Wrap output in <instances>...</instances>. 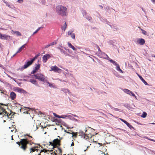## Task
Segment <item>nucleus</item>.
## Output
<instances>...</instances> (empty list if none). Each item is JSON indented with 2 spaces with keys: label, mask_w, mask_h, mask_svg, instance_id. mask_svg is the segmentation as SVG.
Wrapping results in <instances>:
<instances>
[{
  "label": "nucleus",
  "mask_w": 155,
  "mask_h": 155,
  "mask_svg": "<svg viewBox=\"0 0 155 155\" xmlns=\"http://www.w3.org/2000/svg\"><path fill=\"white\" fill-rule=\"evenodd\" d=\"M5 111V109L1 107H0V113H1V114H0V115H2V113L3 112V111Z\"/></svg>",
  "instance_id": "cd10ccee"
},
{
  "label": "nucleus",
  "mask_w": 155,
  "mask_h": 155,
  "mask_svg": "<svg viewBox=\"0 0 155 155\" xmlns=\"http://www.w3.org/2000/svg\"><path fill=\"white\" fill-rule=\"evenodd\" d=\"M26 135L29 137L30 139L28 140V139H22L21 140L20 142H18L16 143L19 146H20V148L25 151L27 148V145L28 144L31 145L32 144H35L33 142H31L32 140L33 139L32 137L28 134Z\"/></svg>",
  "instance_id": "f257e3e1"
},
{
  "label": "nucleus",
  "mask_w": 155,
  "mask_h": 155,
  "mask_svg": "<svg viewBox=\"0 0 155 155\" xmlns=\"http://www.w3.org/2000/svg\"><path fill=\"white\" fill-rule=\"evenodd\" d=\"M150 140L153 141L155 142V140L153 139Z\"/></svg>",
  "instance_id": "3c124183"
},
{
  "label": "nucleus",
  "mask_w": 155,
  "mask_h": 155,
  "mask_svg": "<svg viewBox=\"0 0 155 155\" xmlns=\"http://www.w3.org/2000/svg\"><path fill=\"white\" fill-rule=\"evenodd\" d=\"M98 49H99V50L100 51H101V50L100 49L99 47H98Z\"/></svg>",
  "instance_id": "13d9d810"
},
{
  "label": "nucleus",
  "mask_w": 155,
  "mask_h": 155,
  "mask_svg": "<svg viewBox=\"0 0 155 155\" xmlns=\"http://www.w3.org/2000/svg\"><path fill=\"white\" fill-rule=\"evenodd\" d=\"M127 126L129 127L130 129H131L132 128H133V127L132 126L130 125L129 123L128 122H127V123L126 124Z\"/></svg>",
  "instance_id": "c85d7f7f"
},
{
  "label": "nucleus",
  "mask_w": 155,
  "mask_h": 155,
  "mask_svg": "<svg viewBox=\"0 0 155 155\" xmlns=\"http://www.w3.org/2000/svg\"><path fill=\"white\" fill-rule=\"evenodd\" d=\"M120 120H121V121H122V122H124L125 124H126V123H127V121H126V120H123V119H120Z\"/></svg>",
  "instance_id": "79ce46f5"
},
{
  "label": "nucleus",
  "mask_w": 155,
  "mask_h": 155,
  "mask_svg": "<svg viewBox=\"0 0 155 155\" xmlns=\"http://www.w3.org/2000/svg\"><path fill=\"white\" fill-rule=\"evenodd\" d=\"M151 124H155V123H151Z\"/></svg>",
  "instance_id": "680f3d73"
},
{
  "label": "nucleus",
  "mask_w": 155,
  "mask_h": 155,
  "mask_svg": "<svg viewBox=\"0 0 155 155\" xmlns=\"http://www.w3.org/2000/svg\"><path fill=\"white\" fill-rule=\"evenodd\" d=\"M10 112H11L10 114H7V116L8 118L11 119L12 118L14 117V114L11 111Z\"/></svg>",
  "instance_id": "a211bd4d"
},
{
  "label": "nucleus",
  "mask_w": 155,
  "mask_h": 155,
  "mask_svg": "<svg viewBox=\"0 0 155 155\" xmlns=\"http://www.w3.org/2000/svg\"><path fill=\"white\" fill-rule=\"evenodd\" d=\"M33 62L31 60L30 61H28L26 62L25 63V64L21 68H19L18 69V70H20V71H22L24 69H26L28 68L29 66L31 65L33 63Z\"/></svg>",
  "instance_id": "423d86ee"
},
{
  "label": "nucleus",
  "mask_w": 155,
  "mask_h": 155,
  "mask_svg": "<svg viewBox=\"0 0 155 155\" xmlns=\"http://www.w3.org/2000/svg\"><path fill=\"white\" fill-rule=\"evenodd\" d=\"M10 37L9 36L6 35H3L1 33H0V38L8 40L10 39Z\"/></svg>",
  "instance_id": "9b49d317"
},
{
  "label": "nucleus",
  "mask_w": 155,
  "mask_h": 155,
  "mask_svg": "<svg viewBox=\"0 0 155 155\" xmlns=\"http://www.w3.org/2000/svg\"><path fill=\"white\" fill-rule=\"evenodd\" d=\"M147 139H148L149 140H150L151 139H149L148 138Z\"/></svg>",
  "instance_id": "69168bd1"
},
{
  "label": "nucleus",
  "mask_w": 155,
  "mask_h": 155,
  "mask_svg": "<svg viewBox=\"0 0 155 155\" xmlns=\"http://www.w3.org/2000/svg\"><path fill=\"white\" fill-rule=\"evenodd\" d=\"M41 127H42V128L43 129L44 128H45V127H43V126H41Z\"/></svg>",
  "instance_id": "4d7b16f0"
},
{
  "label": "nucleus",
  "mask_w": 155,
  "mask_h": 155,
  "mask_svg": "<svg viewBox=\"0 0 155 155\" xmlns=\"http://www.w3.org/2000/svg\"><path fill=\"white\" fill-rule=\"evenodd\" d=\"M59 118H63V117L62 116H60Z\"/></svg>",
  "instance_id": "052dcab7"
},
{
  "label": "nucleus",
  "mask_w": 155,
  "mask_h": 155,
  "mask_svg": "<svg viewBox=\"0 0 155 155\" xmlns=\"http://www.w3.org/2000/svg\"><path fill=\"white\" fill-rule=\"evenodd\" d=\"M40 67V64H39L35 65V66L34 69L31 73V74H34L37 72L39 69Z\"/></svg>",
  "instance_id": "1a4fd4ad"
},
{
  "label": "nucleus",
  "mask_w": 155,
  "mask_h": 155,
  "mask_svg": "<svg viewBox=\"0 0 155 155\" xmlns=\"http://www.w3.org/2000/svg\"><path fill=\"white\" fill-rule=\"evenodd\" d=\"M60 152H61V149H60Z\"/></svg>",
  "instance_id": "774afa93"
},
{
  "label": "nucleus",
  "mask_w": 155,
  "mask_h": 155,
  "mask_svg": "<svg viewBox=\"0 0 155 155\" xmlns=\"http://www.w3.org/2000/svg\"><path fill=\"white\" fill-rule=\"evenodd\" d=\"M141 30L142 31V33L144 35H146L147 32L145 31L144 30L142 29H141Z\"/></svg>",
  "instance_id": "f704fd0d"
},
{
  "label": "nucleus",
  "mask_w": 155,
  "mask_h": 155,
  "mask_svg": "<svg viewBox=\"0 0 155 155\" xmlns=\"http://www.w3.org/2000/svg\"><path fill=\"white\" fill-rule=\"evenodd\" d=\"M67 27V25L66 24V22H65L64 23L63 26L62 27H61L62 29H63L64 31H65V30Z\"/></svg>",
  "instance_id": "5701e85b"
},
{
  "label": "nucleus",
  "mask_w": 155,
  "mask_h": 155,
  "mask_svg": "<svg viewBox=\"0 0 155 155\" xmlns=\"http://www.w3.org/2000/svg\"><path fill=\"white\" fill-rule=\"evenodd\" d=\"M57 44V42L56 41H54L51 42L50 44L51 46L53 45H55Z\"/></svg>",
  "instance_id": "473e14b6"
},
{
  "label": "nucleus",
  "mask_w": 155,
  "mask_h": 155,
  "mask_svg": "<svg viewBox=\"0 0 155 155\" xmlns=\"http://www.w3.org/2000/svg\"><path fill=\"white\" fill-rule=\"evenodd\" d=\"M77 133L76 132V133H75L74 132H72V137H74L75 138H76L77 137Z\"/></svg>",
  "instance_id": "c756f323"
},
{
  "label": "nucleus",
  "mask_w": 155,
  "mask_h": 155,
  "mask_svg": "<svg viewBox=\"0 0 155 155\" xmlns=\"http://www.w3.org/2000/svg\"><path fill=\"white\" fill-rule=\"evenodd\" d=\"M68 45L69 47L72 48L74 51H76L77 50V49L70 43L68 42Z\"/></svg>",
  "instance_id": "412c9836"
},
{
  "label": "nucleus",
  "mask_w": 155,
  "mask_h": 155,
  "mask_svg": "<svg viewBox=\"0 0 155 155\" xmlns=\"http://www.w3.org/2000/svg\"><path fill=\"white\" fill-rule=\"evenodd\" d=\"M138 76L140 78V79L144 83V84L147 85H148V83L146 82V81L143 79V78L140 75L138 74H137Z\"/></svg>",
  "instance_id": "f3484780"
},
{
  "label": "nucleus",
  "mask_w": 155,
  "mask_h": 155,
  "mask_svg": "<svg viewBox=\"0 0 155 155\" xmlns=\"http://www.w3.org/2000/svg\"><path fill=\"white\" fill-rule=\"evenodd\" d=\"M10 97L12 100H14L16 98V94L13 92H11L10 93Z\"/></svg>",
  "instance_id": "2eb2a0df"
},
{
  "label": "nucleus",
  "mask_w": 155,
  "mask_h": 155,
  "mask_svg": "<svg viewBox=\"0 0 155 155\" xmlns=\"http://www.w3.org/2000/svg\"><path fill=\"white\" fill-rule=\"evenodd\" d=\"M109 61L111 63L113 64L114 65L116 66V69L118 71H120L122 73V71L120 69L119 65L117 64L116 62L114 60H113L110 58L108 59Z\"/></svg>",
  "instance_id": "0eeeda50"
},
{
  "label": "nucleus",
  "mask_w": 155,
  "mask_h": 155,
  "mask_svg": "<svg viewBox=\"0 0 155 155\" xmlns=\"http://www.w3.org/2000/svg\"><path fill=\"white\" fill-rule=\"evenodd\" d=\"M17 54H16V53L14 54V55H13V56H15V55Z\"/></svg>",
  "instance_id": "0e129e2a"
},
{
  "label": "nucleus",
  "mask_w": 155,
  "mask_h": 155,
  "mask_svg": "<svg viewBox=\"0 0 155 155\" xmlns=\"http://www.w3.org/2000/svg\"><path fill=\"white\" fill-rule=\"evenodd\" d=\"M29 81L31 82L32 84H35L36 86L38 85V84L37 81L35 80L31 79L29 80Z\"/></svg>",
  "instance_id": "4468645a"
},
{
  "label": "nucleus",
  "mask_w": 155,
  "mask_h": 155,
  "mask_svg": "<svg viewBox=\"0 0 155 155\" xmlns=\"http://www.w3.org/2000/svg\"><path fill=\"white\" fill-rule=\"evenodd\" d=\"M102 57L105 58H107L108 60V59L110 58L109 57L105 54L104 53H102Z\"/></svg>",
  "instance_id": "4be33fe9"
},
{
  "label": "nucleus",
  "mask_w": 155,
  "mask_h": 155,
  "mask_svg": "<svg viewBox=\"0 0 155 155\" xmlns=\"http://www.w3.org/2000/svg\"><path fill=\"white\" fill-rule=\"evenodd\" d=\"M0 104L1 105H4L6 106V105L5 104H2V103H0Z\"/></svg>",
  "instance_id": "8fccbe9b"
},
{
  "label": "nucleus",
  "mask_w": 155,
  "mask_h": 155,
  "mask_svg": "<svg viewBox=\"0 0 155 155\" xmlns=\"http://www.w3.org/2000/svg\"><path fill=\"white\" fill-rule=\"evenodd\" d=\"M114 109H115L116 110H118V109L117 108H114Z\"/></svg>",
  "instance_id": "bf43d9fd"
},
{
  "label": "nucleus",
  "mask_w": 155,
  "mask_h": 155,
  "mask_svg": "<svg viewBox=\"0 0 155 155\" xmlns=\"http://www.w3.org/2000/svg\"><path fill=\"white\" fill-rule=\"evenodd\" d=\"M74 115V117H77V116H76V115Z\"/></svg>",
  "instance_id": "e2e57ef3"
},
{
  "label": "nucleus",
  "mask_w": 155,
  "mask_h": 155,
  "mask_svg": "<svg viewBox=\"0 0 155 155\" xmlns=\"http://www.w3.org/2000/svg\"><path fill=\"white\" fill-rule=\"evenodd\" d=\"M51 70H50V71H52L55 72H57L59 73H61L62 71V70L56 66H52L51 67Z\"/></svg>",
  "instance_id": "6e6552de"
},
{
  "label": "nucleus",
  "mask_w": 155,
  "mask_h": 155,
  "mask_svg": "<svg viewBox=\"0 0 155 155\" xmlns=\"http://www.w3.org/2000/svg\"><path fill=\"white\" fill-rule=\"evenodd\" d=\"M49 145H51L52 146H53V148L54 147L53 143H52V142H49Z\"/></svg>",
  "instance_id": "ea45409f"
},
{
  "label": "nucleus",
  "mask_w": 155,
  "mask_h": 155,
  "mask_svg": "<svg viewBox=\"0 0 155 155\" xmlns=\"http://www.w3.org/2000/svg\"><path fill=\"white\" fill-rule=\"evenodd\" d=\"M65 132L68 134H70V133L69 132H68L66 130H65Z\"/></svg>",
  "instance_id": "49530a36"
},
{
  "label": "nucleus",
  "mask_w": 155,
  "mask_h": 155,
  "mask_svg": "<svg viewBox=\"0 0 155 155\" xmlns=\"http://www.w3.org/2000/svg\"><path fill=\"white\" fill-rule=\"evenodd\" d=\"M56 117H58V118H59L60 117V116H59L57 114H56L55 113H54L53 114Z\"/></svg>",
  "instance_id": "a19ab883"
},
{
  "label": "nucleus",
  "mask_w": 155,
  "mask_h": 155,
  "mask_svg": "<svg viewBox=\"0 0 155 155\" xmlns=\"http://www.w3.org/2000/svg\"><path fill=\"white\" fill-rule=\"evenodd\" d=\"M87 19L88 20H90L92 18H91V17H89L87 18Z\"/></svg>",
  "instance_id": "a18cd8bd"
},
{
  "label": "nucleus",
  "mask_w": 155,
  "mask_h": 155,
  "mask_svg": "<svg viewBox=\"0 0 155 155\" xmlns=\"http://www.w3.org/2000/svg\"><path fill=\"white\" fill-rule=\"evenodd\" d=\"M16 32H17V34L18 35L21 36V33L17 31Z\"/></svg>",
  "instance_id": "c03bdc74"
},
{
  "label": "nucleus",
  "mask_w": 155,
  "mask_h": 155,
  "mask_svg": "<svg viewBox=\"0 0 155 155\" xmlns=\"http://www.w3.org/2000/svg\"><path fill=\"white\" fill-rule=\"evenodd\" d=\"M99 7L101 9H102L103 8V7L102 5H99Z\"/></svg>",
  "instance_id": "09e8293b"
},
{
  "label": "nucleus",
  "mask_w": 155,
  "mask_h": 155,
  "mask_svg": "<svg viewBox=\"0 0 155 155\" xmlns=\"http://www.w3.org/2000/svg\"><path fill=\"white\" fill-rule=\"evenodd\" d=\"M41 27H39V28H38V29L37 30H36V31L33 33V35L35 33H37L41 29Z\"/></svg>",
  "instance_id": "7c9ffc66"
},
{
  "label": "nucleus",
  "mask_w": 155,
  "mask_h": 155,
  "mask_svg": "<svg viewBox=\"0 0 155 155\" xmlns=\"http://www.w3.org/2000/svg\"><path fill=\"white\" fill-rule=\"evenodd\" d=\"M34 144L35 145L34 146H32L29 149L30 152V153H32L35 151L38 152V151L39 150L40 152V153L38 154V155H41L40 154V153L42 152H44L45 153L48 151H49V150H46L45 149H43L40 151V150L38 149V148H39L40 147V145L38 144Z\"/></svg>",
  "instance_id": "7ed1b4c3"
},
{
  "label": "nucleus",
  "mask_w": 155,
  "mask_h": 155,
  "mask_svg": "<svg viewBox=\"0 0 155 155\" xmlns=\"http://www.w3.org/2000/svg\"><path fill=\"white\" fill-rule=\"evenodd\" d=\"M147 113L145 112H143L142 114V117L143 118H145L147 116Z\"/></svg>",
  "instance_id": "2f4dec72"
},
{
  "label": "nucleus",
  "mask_w": 155,
  "mask_h": 155,
  "mask_svg": "<svg viewBox=\"0 0 155 155\" xmlns=\"http://www.w3.org/2000/svg\"><path fill=\"white\" fill-rule=\"evenodd\" d=\"M60 140H59L58 138L54 139L53 141L54 143V146H57V145L60 146Z\"/></svg>",
  "instance_id": "f8f14e48"
},
{
  "label": "nucleus",
  "mask_w": 155,
  "mask_h": 155,
  "mask_svg": "<svg viewBox=\"0 0 155 155\" xmlns=\"http://www.w3.org/2000/svg\"><path fill=\"white\" fill-rule=\"evenodd\" d=\"M130 95H131L133 97H136V96H135V94L133 93L131 91H130V94H129Z\"/></svg>",
  "instance_id": "e433bc0d"
},
{
  "label": "nucleus",
  "mask_w": 155,
  "mask_h": 155,
  "mask_svg": "<svg viewBox=\"0 0 155 155\" xmlns=\"http://www.w3.org/2000/svg\"><path fill=\"white\" fill-rule=\"evenodd\" d=\"M58 48L60 50V51H61V50H62V49L61 48H60L59 47H58Z\"/></svg>",
  "instance_id": "5fc2aeb1"
},
{
  "label": "nucleus",
  "mask_w": 155,
  "mask_h": 155,
  "mask_svg": "<svg viewBox=\"0 0 155 155\" xmlns=\"http://www.w3.org/2000/svg\"><path fill=\"white\" fill-rule=\"evenodd\" d=\"M7 114H9V113H8L6 110L5 109V111H3L2 113V117H4V115H6L7 116Z\"/></svg>",
  "instance_id": "393cba45"
},
{
  "label": "nucleus",
  "mask_w": 155,
  "mask_h": 155,
  "mask_svg": "<svg viewBox=\"0 0 155 155\" xmlns=\"http://www.w3.org/2000/svg\"><path fill=\"white\" fill-rule=\"evenodd\" d=\"M51 45L50 44H48L47 45H45V48H48L49 46H50Z\"/></svg>",
  "instance_id": "58836bf2"
},
{
  "label": "nucleus",
  "mask_w": 155,
  "mask_h": 155,
  "mask_svg": "<svg viewBox=\"0 0 155 155\" xmlns=\"http://www.w3.org/2000/svg\"><path fill=\"white\" fill-rule=\"evenodd\" d=\"M38 55H36L31 60L33 62L37 58V57L38 56Z\"/></svg>",
  "instance_id": "72a5a7b5"
},
{
  "label": "nucleus",
  "mask_w": 155,
  "mask_h": 155,
  "mask_svg": "<svg viewBox=\"0 0 155 155\" xmlns=\"http://www.w3.org/2000/svg\"><path fill=\"white\" fill-rule=\"evenodd\" d=\"M57 155L56 153H54V155Z\"/></svg>",
  "instance_id": "338daca9"
},
{
  "label": "nucleus",
  "mask_w": 155,
  "mask_h": 155,
  "mask_svg": "<svg viewBox=\"0 0 155 155\" xmlns=\"http://www.w3.org/2000/svg\"><path fill=\"white\" fill-rule=\"evenodd\" d=\"M33 76L35 77L36 79H38L43 82H44L47 79V77H45L44 75L41 73L34 74Z\"/></svg>",
  "instance_id": "20e7f679"
},
{
  "label": "nucleus",
  "mask_w": 155,
  "mask_h": 155,
  "mask_svg": "<svg viewBox=\"0 0 155 155\" xmlns=\"http://www.w3.org/2000/svg\"><path fill=\"white\" fill-rule=\"evenodd\" d=\"M137 42L140 45H142L144 44L145 41L143 39L139 38L137 41Z\"/></svg>",
  "instance_id": "ddd939ff"
},
{
  "label": "nucleus",
  "mask_w": 155,
  "mask_h": 155,
  "mask_svg": "<svg viewBox=\"0 0 155 155\" xmlns=\"http://www.w3.org/2000/svg\"><path fill=\"white\" fill-rule=\"evenodd\" d=\"M23 2V0H18V2L20 3H22Z\"/></svg>",
  "instance_id": "37998d69"
},
{
  "label": "nucleus",
  "mask_w": 155,
  "mask_h": 155,
  "mask_svg": "<svg viewBox=\"0 0 155 155\" xmlns=\"http://www.w3.org/2000/svg\"><path fill=\"white\" fill-rule=\"evenodd\" d=\"M26 44H25L20 47L18 50V51L16 52V54L20 53L25 48Z\"/></svg>",
  "instance_id": "dca6fc26"
},
{
  "label": "nucleus",
  "mask_w": 155,
  "mask_h": 155,
  "mask_svg": "<svg viewBox=\"0 0 155 155\" xmlns=\"http://www.w3.org/2000/svg\"><path fill=\"white\" fill-rule=\"evenodd\" d=\"M153 2L155 3V0H151Z\"/></svg>",
  "instance_id": "603ef678"
},
{
  "label": "nucleus",
  "mask_w": 155,
  "mask_h": 155,
  "mask_svg": "<svg viewBox=\"0 0 155 155\" xmlns=\"http://www.w3.org/2000/svg\"><path fill=\"white\" fill-rule=\"evenodd\" d=\"M60 51L61 53H63V54H64L65 55H66V53L63 49H62V50H61Z\"/></svg>",
  "instance_id": "c9c22d12"
},
{
  "label": "nucleus",
  "mask_w": 155,
  "mask_h": 155,
  "mask_svg": "<svg viewBox=\"0 0 155 155\" xmlns=\"http://www.w3.org/2000/svg\"><path fill=\"white\" fill-rule=\"evenodd\" d=\"M101 154H104V155H105V153H104V152L102 151L101 152Z\"/></svg>",
  "instance_id": "864d4df0"
},
{
  "label": "nucleus",
  "mask_w": 155,
  "mask_h": 155,
  "mask_svg": "<svg viewBox=\"0 0 155 155\" xmlns=\"http://www.w3.org/2000/svg\"><path fill=\"white\" fill-rule=\"evenodd\" d=\"M82 137H84V139L86 140L89 139V138L91 137V136L90 135H88L87 134H85L82 135Z\"/></svg>",
  "instance_id": "6ab92c4d"
},
{
  "label": "nucleus",
  "mask_w": 155,
  "mask_h": 155,
  "mask_svg": "<svg viewBox=\"0 0 155 155\" xmlns=\"http://www.w3.org/2000/svg\"><path fill=\"white\" fill-rule=\"evenodd\" d=\"M68 35H71V37L73 39L75 38V35L74 33H72V32L69 31L68 32Z\"/></svg>",
  "instance_id": "aec40b11"
},
{
  "label": "nucleus",
  "mask_w": 155,
  "mask_h": 155,
  "mask_svg": "<svg viewBox=\"0 0 155 155\" xmlns=\"http://www.w3.org/2000/svg\"><path fill=\"white\" fill-rule=\"evenodd\" d=\"M17 105L18 106V107H19V108L18 109V110H20V111H21V109L22 108L21 107V105L19 104H17Z\"/></svg>",
  "instance_id": "4c0bfd02"
},
{
  "label": "nucleus",
  "mask_w": 155,
  "mask_h": 155,
  "mask_svg": "<svg viewBox=\"0 0 155 155\" xmlns=\"http://www.w3.org/2000/svg\"><path fill=\"white\" fill-rule=\"evenodd\" d=\"M3 0V2L6 4V5L9 8H11L10 4L7 2L5 1V0Z\"/></svg>",
  "instance_id": "bb28decb"
},
{
  "label": "nucleus",
  "mask_w": 155,
  "mask_h": 155,
  "mask_svg": "<svg viewBox=\"0 0 155 155\" xmlns=\"http://www.w3.org/2000/svg\"><path fill=\"white\" fill-rule=\"evenodd\" d=\"M74 143L73 142H72V143H71V146H74Z\"/></svg>",
  "instance_id": "de8ad7c7"
},
{
  "label": "nucleus",
  "mask_w": 155,
  "mask_h": 155,
  "mask_svg": "<svg viewBox=\"0 0 155 155\" xmlns=\"http://www.w3.org/2000/svg\"><path fill=\"white\" fill-rule=\"evenodd\" d=\"M152 57H154L155 58V55H153V54L152 55Z\"/></svg>",
  "instance_id": "6e6d98bb"
},
{
  "label": "nucleus",
  "mask_w": 155,
  "mask_h": 155,
  "mask_svg": "<svg viewBox=\"0 0 155 155\" xmlns=\"http://www.w3.org/2000/svg\"><path fill=\"white\" fill-rule=\"evenodd\" d=\"M123 91L126 93L129 94H130L131 91L127 89H124L123 90Z\"/></svg>",
  "instance_id": "b1692460"
},
{
  "label": "nucleus",
  "mask_w": 155,
  "mask_h": 155,
  "mask_svg": "<svg viewBox=\"0 0 155 155\" xmlns=\"http://www.w3.org/2000/svg\"><path fill=\"white\" fill-rule=\"evenodd\" d=\"M51 57V54H46L44 55L42 57V60L43 62L44 63L46 62L48 59H49Z\"/></svg>",
  "instance_id": "9d476101"
},
{
  "label": "nucleus",
  "mask_w": 155,
  "mask_h": 155,
  "mask_svg": "<svg viewBox=\"0 0 155 155\" xmlns=\"http://www.w3.org/2000/svg\"><path fill=\"white\" fill-rule=\"evenodd\" d=\"M67 8L65 7L59 5L56 8L57 14L62 16H66L67 15Z\"/></svg>",
  "instance_id": "f03ea898"
},
{
  "label": "nucleus",
  "mask_w": 155,
  "mask_h": 155,
  "mask_svg": "<svg viewBox=\"0 0 155 155\" xmlns=\"http://www.w3.org/2000/svg\"><path fill=\"white\" fill-rule=\"evenodd\" d=\"M44 83L48 84L49 87H51L52 86V84L50 83L47 80V79L45 81Z\"/></svg>",
  "instance_id": "a878e982"
},
{
  "label": "nucleus",
  "mask_w": 155,
  "mask_h": 155,
  "mask_svg": "<svg viewBox=\"0 0 155 155\" xmlns=\"http://www.w3.org/2000/svg\"><path fill=\"white\" fill-rule=\"evenodd\" d=\"M33 62L31 60L30 61H28L26 62L25 63V64L21 68H19L18 69V70H20V71H22L24 69H26L28 68L29 66L31 65L33 63Z\"/></svg>",
  "instance_id": "39448f33"
}]
</instances>
